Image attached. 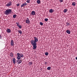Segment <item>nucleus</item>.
Segmentation results:
<instances>
[{"mask_svg":"<svg viewBox=\"0 0 77 77\" xmlns=\"http://www.w3.org/2000/svg\"><path fill=\"white\" fill-rule=\"evenodd\" d=\"M34 40H32L31 41V44H32V46L33 47L32 48L33 49H36L37 46V43L36 42L38 41V38L36 37H34Z\"/></svg>","mask_w":77,"mask_h":77,"instance_id":"f257e3e1","label":"nucleus"},{"mask_svg":"<svg viewBox=\"0 0 77 77\" xmlns=\"http://www.w3.org/2000/svg\"><path fill=\"white\" fill-rule=\"evenodd\" d=\"M17 59L18 60L21 59V58L24 57V55L22 53H17Z\"/></svg>","mask_w":77,"mask_h":77,"instance_id":"f03ea898","label":"nucleus"},{"mask_svg":"<svg viewBox=\"0 0 77 77\" xmlns=\"http://www.w3.org/2000/svg\"><path fill=\"white\" fill-rule=\"evenodd\" d=\"M12 12V10L11 9L6 10L5 12V14L7 15H9Z\"/></svg>","mask_w":77,"mask_h":77,"instance_id":"7ed1b4c3","label":"nucleus"},{"mask_svg":"<svg viewBox=\"0 0 77 77\" xmlns=\"http://www.w3.org/2000/svg\"><path fill=\"white\" fill-rule=\"evenodd\" d=\"M12 2H9L7 3V4L5 6L7 7H10V6H12Z\"/></svg>","mask_w":77,"mask_h":77,"instance_id":"20e7f679","label":"nucleus"},{"mask_svg":"<svg viewBox=\"0 0 77 77\" xmlns=\"http://www.w3.org/2000/svg\"><path fill=\"white\" fill-rule=\"evenodd\" d=\"M17 63L18 64H20L21 62H22V61L20 59H18L17 60Z\"/></svg>","mask_w":77,"mask_h":77,"instance_id":"39448f33","label":"nucleus"},{"mask_svg":"<svg viewBox=\"0 0 77 77\" xmlns=\"http://www.w3.org/2000/svg\"><path fill=\"white\" fill-rule=\"evenodd\" d=\"M11 46H14V40H11Z\"/></svg>","mask_w":77,"mask_h":77,"instance_id":"423d86ee","label":"nucleus"},{"mask_svg":"<svg viewBox=\"0 0 77 77\" xmlns=\"http://www.w3.org/2000/svg\"><path fill=\"white\" fill-rule=\"evenodd\" d=\"M27 5V3L25 2L24 3H23L22 5H21V7H24L25 6Z\"/></svg>","mask_w":77,"mask_h":77,"instance_id":"0eeeda50","label":"nucleus"},{"mask_svg":"<svg viewBox=\"0 0 77 77\" xmlns=\"http://www.w3.org/2000/svg\"><path fill=\"white\" fill-rule=\"evenodd\" d=\"M30 23V20H29V19H27L26 20V23L27 24H29V23Z\"/></svg>","mask_w":77,"mask_h":77,"instance_id":"6e6552de","label":"nucleus"},{"mask_svg":"<svg viewBox=\"0 0 77 77\" xmlns=\"http://www.w3.org/2000/svg\"><path fill=\"white\" fill-rule=\"evenodd\" d=\"M7 33H11V30L9 29H7Z\"/></svg>","mask_w":77,"mask_h":77,"instance_id":"1a4fd4ad","label":"nucleus"},{"mask_svg":"<svg viewBox=\"0 0 77 77\" xmlns=\"http://www.w3.org/2000/svg\"><path fill=\"white\" fill-rule=\"evenodd\" d=\"M16 59L15 58H14L13 59V62L14 64H15L16 62H15Z\"/></svg>","mask_w":77,"mask_h":77,"instance_id":"9d476101","label":"nucleus"},{"mask_svg":"<svg viewBox=\"0 0 77 77\" xmlns=\"http://www.w3.org/2000/svg\"><path fill=\"white\" fill-rule=\"evenodd\" d=\"M35 11H32L31 12V14L32 15H35Z\"/></svg>","mask_w":77,"mask_h":77,"instance_id":"9b49d317","label":"nucleus"},{"mask_svg":"<svg viewBox=\"0 0 77 77\" xmlns=\"http://www.w3.org/2000/svg\"><path fill=\"white\" fill-rule=\"evenodd\" d=\"M66 32L68 34H70L71 33V31L69 30H66Z\"/></svg>","mask_w":77,"mask_h":77,"instance_id":"f8f14e48","label":"nucleus"},{"mask_svg":"<svg viewBox=\"0 0 77 77\" xmlns=\"http://www.w3.org/2000/svg\"><path fill=\"white\" fill-rule=\"evenodd\" d=\"M37 3L38 4H41V1L40 0H38L37 1Z\"/></svg>","mask_w":77,"mask_h":77,"instance_id":"ddd939ff","label":"nucleus"},{"mask_svg":"<svg viewBox=\"0 0 77 77\" xmlns=\"http://www.w3.org/2000/svg\"><path fill=\"white\" fill-rule=\"evenodd\" d=\"M67 11H68V9H64L63 10V12H64V13H66V12H67Z\"/></svg>","mask_w":77,"mask_h":77,"instance_id":"4468645a","label":"nucleus"},{"mask_svg":"<svg viewBox=\"0 0 77 77\" xmlns=\"http://www.w3.org/2000/svg\"><path fill=\"white\" fill-rule=\"evenodd\" d=\"M49 12L50 13H53V9H51L49 10Z\"/></svg>","mask_w":77,"mask_h":77,"instance_id":"2eb2a0df","label":"nucleus"},{"mask_svg":"<svg viewBox=\"0 0 77 77\" xmlns=\"http://www.w3.org/2000/svg\"><path fill=\"white\" fill-rule=\"evenodd\" d=\"M72 6H75V2H72Z\"/></svg>","mask_w":77,"mask_h":77,"instance_id":"dca6fc26","label":"nucleus"},{"mask_svg":"<svg viewBox=\"0 0 77 77\" xmlns=\"http://www.w3.org/2000/svg\"><path fill=\"white\" fill-rule=\"evenodd\" d=\"M10 56H11V57H13V53H11L10 54Z\"/></svg>","mask_w":77,"mask_h":77,"instance_id":"f3484780","label":"nucleus"},{"mask_svg":"<svg viewBox=\"0 0 77 77\" xmlns=\"http://www.w3.org/2000/svg\"><path fill=\"white\" fill-rule=\"evenodd\" d=\"M18 32L19 33H20V34H21V33H22V31H21V30H19Z\"/></svg>","mask_w":77,"mask_h":77,"instance_id":"a211bd4d","label":"nucleus"},{"mask_svg":"<svg viewBox=\"0 0 77 77\" xmlns=\"http://www.w3.org/2000/svg\"><path fill=\"white\" fill-rule=\"evenodd\" d=\"M51 69V67H48L47 68V69H48V70H50Z\"/></svg>","mask_w":77,"mask_h":77,"instance_id":"6ab92c4d","label":"nucleus"},{"mask_svg":"<svg viewBox=\"0 0 77 77\" xmlns=\"http://www.w3.org/2000/svg\"><path fill=\"white\" fill-rule=\"evenodd\" d=\"M66 24H67V26H70V24L69 23H67Z\"/></svg>","mask_w":77,"mask_h":77,"instance_id":"aec40b11","label":"nucleus"},{"mask_svg":"<svg viewBox=\"0 0 77 77\" xmlns=\"http://www.w3.org/2000/svg\"><path fill=\"white\" fill-rule=\"evenodd\" d=\"M16 17V15L14 14V15H13V18H15Z\"/></svg>","mask_w":77,"mask_h":77,"instance_id":"412c9836","label":"nucleus"},{"mask_svg":"<svg viewBox=\"0 0 77 77\" xmlns=\"http://www.w3.org/2000/svg\"><path fill=\"white\" fill-rule=\"evenodd\" d=\"M18 26L19 27V29H21V28L22 27V26H21V25H19Z\"/></svg>","mask_w":77,"mask_h":77,"instance_id":"4be33fe9","label":"nucleus"},{"mask_svg":"<svg viewBox=\"0 0 77 77\" xmlns=\"http://www.w3.org/2000/svg\"><path fill=\"white\" fill-rule=\"evenodd\" d=\"M30 0H27L26 2H27L28 3H30Z\"/></svg>","mask_w":77,"mask_h":77,"instance_id":"5701e85b","label":"nucleus"},{"mask_svg":"<svg viewBox=\"0 0 77 77\" xmlns=\"http://www.w3.org/2000/svg\"><path fill=\"white\" fill-rule=\"evenodd\" d=\"M16 23L17 24V26H19L20 25V23H19V22H16Z\"/></svg>","mask_w":77,"mask_h":77,"instance_id":"b1692460","label":"nucleus"},{"mask_svg":"<svg viewBox=\"0 0 77 77\" xmlns=\"http://www.w3.org/2000/svg\"><path fill=\"white\" fill-rule=\"evenodd\" d=\"M45 54L46 56H48V52H46Z\"/></svg>","mask_w":77,"mask_h":77,"instance_id":"393cba45","label":"nucleus"},{"mask_svg":"<svg viewBox=\"0 0 77 77\" xmlns=\"http://www.w3.org/2000/svg\"><path fill=\"white\" fill-rule=\"evenodd\" d=\"M48 20V18H45V21L46 22H47Z\"/></svg>","mask_w":77,"mask_h":77,"instance_id":"a878e982","label":"nucleus"},{"mask_svg":"<svg viewBox=\"0 0 77 77\" xmlns=\"http://www.w3.org/2000/svg\"><path fill=\"white\" fill-rule=\"evenodd\" d=\"M40 24L41 26H42V25H43V23L42 22H40Z\"/></svg>","mask_w":77,"mask_h":77,"instance_id":"bb28decb","label":"nucleus"},{"mask_svg":"<svg viewBox=\"0 0 77 77\" xmlns=\"http://www.w3.org/2000/svg\"><path fill=\"white\" fill-rule=\"evenodd\" d=\"M60 2H63V0H60Z\"/></svg>","mask_w":77,"mask_h":77,"instance_id":"cd10ccee","label":"nucleus"},{"mask_svg":"<svg viewBox=\"0 0 77 77\" xmlns=\"http://www.w3.org/2000/svg\"><path fill=\"white\" fill-rule=\"evenodd\" d=\"M30 65H32V62H30Z\"/></svg>","mask_w":77,"mask_h":77,"instance_id":"c85d7f7f","label":"nucleus"},{"mask_svg":"<svg viewBox=\"0 0 77 77\" xmlns=\"http://www.w3.org/2000/svg\"><path fill=\"white\" fill-rule=\"evenodd\" d=\"M20 6V4H17V6Z\"/></svg>","mask_w":77,"mask_h":77,"instance_id":"c756f323","label":"nucleus"},{"mask_svg":"<svg viewBox=\"0 0 77 77\" xmlns=\"http://www.w3.org/2000/svg\"><path fill=\"white\" fill-rule=\"evenodd\" d=\"M45 65H47V62H45Z\"/></svg>","mask_w":77,"mask_h":77,"instance_id":"7c9ffc66","label":"nucleus"},{"mask_svg":"<svg viewBox=\"0 0 77 77\" xmlns=\"http://www.w3.org/2000/svg\"><path fill=\"white\" fill-rule=\"evenodd\" d=\"M1 38H2V36H1V35H0V39H1Z\"/></svg>","mask_w":77,"mask_h":77,"instance_id":"2f4dec72","label":"nucleus"},{"mask_svg":"<svg viewBox=\"0 0 77 77\" xmlns=\"http://www.w3.org/2000/svg\"><path fill=\"white\" fill-rule=\"evenodd\" d=\"M75 59H76V60H77V57H76L75 58Z\"/></svg>","mask_w":77,"mask_h":77,"instance_id":"473e14b6","label":"nucleus"},{"mask_svg":"<svg viewBox=\"0 0 77 77\" xmlns=\"http://www.w3.org/2000/svg\"><path fill=\"white\" fill-rule=\"evenodd\" d=\"M29 65H30V62L29 63Z\"/></svg>","mask_w":77,"mask_h":77,"instance_id":"72a5a7b5","label":"nucleus"}]
</instances>
